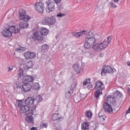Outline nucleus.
I'll use <instances>...</instances> for the list:
<instances>
[{"label":"nucleus","mask_w":130,"mask_h":130,"mask_svg":"<svg viewBox=\"0 0 130 130\" xmlns=\"http://www.w3.org/2000/svg\"><path fill=\"white\" fill-rule=\"evenodd\" d=\"M42 47V49H43V50H48V49H49V45L45 44H43L41 46Z\"/></svg>","instance_id":"nucleus-33"},{"label":"nucleus","mask_w":130,"mask_h":130,"mask_svg":"<svg viewBox=\"0 0 130 130\" xmlns=\"http://www.w3.org/2000/svg\"><path fill=\"white\" fill-rule=\"evenodd\" d=\"M49 33V30L45 27H41L39 31H36L31 35V39L33 41H38L40 43H43V36H47Z\"/></svg>","instance_id":"nucleus-1"},{"label":"nucleus","mask_w":130,"mask_h":130,"mask_svg":"<svg viewBox=\"0 0 130 130\" xmlns=\"http://www.w3.org/2000/svg\"><path fill=\"white\" fill-rule=\"evenodd\" d=\"M15 115V116L17 117V115Z\"/></svg>","instance_id":"nucleus-56"},{"label":"nucleus","mask_w":130,"mask_h":130,"mask_svg":"<svg viewBox=\"0 0 130 130\" xmlns=\"http://www.w3.org/2000/svg\"><path fill=\"white\" fill-rule=\"evenodd\" d=\"M58 35H57L56 37V39H57V38H58Z\"/></svg>","instance_id":"nucleus-52"},{"label":"nucleus","mask_w":130,"mask_h":130,"mask_svg":"<svg viewBox=\"0 0 130 130\" xmlns=\"http://www.w3.org/2000/svg\"><path fill=\"white\" fill-rule=\"evenodd\" d=\"M126 64H127L129 67H130V61H128L126 62Z\"/></svg>","instance_id":"nucleus-50"},{"label":"nucleus","mask_w":130,"mask_h":130,"mask_svg":"<svg viewBox=\"0 0 130 130\" xmlns=\"http://www.w3.org/2000/svg\"><path fill=\"white\" fill-rule=\"evenodd\" d=\"M112 38L111 36H109L107 38V41H106L105 40H104L103 41V42H102V43H105V44H106V45H107V46L105 47V48H107L108 46V44H109V43H110V42H111V40H112Z\"/></svg>","instance_id":"nucleus-24"},{"label":"nucleus","mask_w":130,"mask_h":130,"mask_svg":"<svg viewBox=\"0 0 130 130\" xmlns=\"http://www.w3.org/2000/svg\"><path fill=\"white\" fill-rule=\"evenodd\" d=\"M107 46V45L105 44V43H101V44L96 43L95 45L93 44L92 46V48L96 51L99 50H102V49H105V47Z\"/></svg>","instance_id":"nucleus-10"},{"label":"nucleus","mask_w":130,"mask_h":130,"mask_svg":"<svg viewBox=\"0 0 130 130\" xmlns=\"http://www.w3.org/2000/svg\"><path fill=\"white\" fill-rule=\"evenodd\" d=\"M62 72H61L60 74H61Z\"/></svg>","instance_id":"nucleus-59"},{"label":"nucleus","mask_w":130,"mask_h":130,"mask_svg":"<svg viewBox=\"0 0 130 130\" xmlns=\"http://www.w3.org/2000/svg\"><path fill=\"white\" fill-rule=\"evenodd\" d=\"M34 77L30 76H25L23 77L22 80L27 83H32L34 81Z\"/></svg>","instance_id":"nucleus-18"},{"label":"nucleus","mask_w":130,"mask_h":130,"mask_svg":"<svg viewBox=\"0 0 130 130\" xmlns=\"http://www.w3.org/2000/svg\"><path fill=\"white\" fill-rule=\"evenodd\" d=\"M34 101H35L34 96L28 97L24 101V104H26V106H24L23 105L22 101L18 100L16 102V104L18 107L20 108L19 111L20 113L25 114V112L29 109L30 107H31L28 105H32V104H34Z\"/></svg>","instance_id":"nucleus-2"},{"label":"nucleus","mask_w":130,"mask_h":130,"mask_svg":"<svg viewBox=\"0 0 130 130\" xmlns=\"http://www.w3.org/2000/svg\"><path fill=\"white\" fill-rule=\"evenodd\" d=\"M87 31L85 30H83L80 32H71L72 35L75 37V38H79V37H81V36H83V35H85V33H86Z\"/></svg>","instance_id":"nucleus-16"},{"label":"nucleus","mask_w":130,"mask_h":130,"mask_svg":"<svg viewBox=\"0 0 130 130\" xmlns=\"http://www.w3.org/2000/svg\"><path fill=\"white\" fill-rule=\"evenodd\" d=\"M85 41L87 43L90 44L92 46L95 44V41L96 40L94 38V34L92 32H89L88 35L85 38Z\"/></svg>","instance_id":"nucleus-6"},{"label":"nucleus","mask_w":130,"mask_h":130,"mask_svg":"<svg viewBox=\"0 0 130 130\" xmlns=\"http://www.w3.org/2000/svg\"><path fill=\"white\" fill-rule=\"evenodd\" d=\"M104 111L105 112H108V113H111L113 111V109L109 103L105 102L104 104Z\"/></svg>","instance_id":"nucleus-13"},{"label":"nucleus","mask_w":130,"mask_h":130,"mask_svg":"<svg viewBox=\"0 0 130 130\" xmlns=\"http://www.w3.org/2000/svg\"><path fill=\"white\" fill-rule=\"evenodd\" d=\"M94 130H95V129H94Z\"/></svg>","instance_id":"nucleus-60"},{"label":"nucleus","mask_w":130,"mask_h":130,"mask_svg":"<svg viewBox=\"0 0 130 130\" xmlns=\"http://www.w3.org/2000/svg\"><path fill=\"white\" fill-rule=\"evenodd\" d=\"M14 55H15V53H14Z\"/></svg>","instance_id":"nucleus-58"},{"label":"nucleus","mask_w":130,"mask_h":130,"mask_svg":"<svg viewBox=\"0 0 130 130\" xmlns=\"http://www.w3.org/2000/svg\"><path fill=\"white\" fill-rule=\"evenodd\" d=\"M107 73H108V74H113L114 71L110 66L108 65H105L103 67L102 69L101 75L102 76H103V75H105Z\"/></svg>","instance_id":"nucleus-8"},{"label":"nucleus","mask_w":130,"mask_h":130,"mask_svg":"<svg viewBox=\"0 0 130 130\" xmlns=\"http://www.w3.org/2000/svg\"><path fill=\"white\" fill-rule=\"evenodd\" d=\"M84 46V48L85 49H90V48H91V47H92V45L87 43V42H86V41H85Z\"/></svg>","instance_id":"nucleus-31"},{"label":"nucleus","mask_w":130,"mask_h":130,"mask_svg":"<svg viewBox=\"0 0 130 130\" xmlns=\"http://www.w3.org/2000/svg\"><path fill=\"white\" fill-rule=\"evenodd\" d=\"M30 130H37V127H31Z\"/></svg>","instance_id":"nucleus-45"},{"label":"nucleus","mask_w":130,"mask_h":130,"mask_svg":"<svg viewBox=\"0 0 130 130\" xmlns=\"http://www.w3.org/2000/svg\"><path fill=\"white\" fill-rule=\"evenodd\" d=\"M115 95H116V96H118V97H121V96H122L121 92L118 91V90H116V92L115 93Z\"/></svg>","instance_id":"nucleus-39"},{"label":"nucleus","mask_w":130,"mask_h":130,"mask_svg":"<svg viewBox=\"0 0 130 130\" xmlns=\"http://www.w3.org/2000/svg\"><path fill=\"white\" fill-rule=\"evenodd\" d=\"M36 11L40 14H43L44 12V4L43 2L36 3L35 6Z\"/></svg>","instance_id":"nucleus-9"},{"label":"nucleus","mask_w":130,"mask_h":130,"mask_svg":"<svg viewBox=\"0 0 130 130\" xmlns=\"http://www.w3.org/2000/svg\"><path fill=\"white\" fill-rule=\"evenodd\" d=\"M94 89L99 90V91H102L104 89V84H103V82L99 80L95 82Z\"/></svg>","instance_id":"nucleus-12"},{"label":"nucleus","mask_w":130,"mask_h":130,"mask_svg":"<svg viewBox=\"0 0 130 130\" xmlns=\"http://www.w3.org/2000/svg\"><path fill=\"white\" fill-rule=\"evenodd\" d=\"M24 57L26 59L35 58L36 57V53L33 52L27 51L25 53Z\"/></svg>","instance_id":"nucleus-14"},{"label":"nucleus","mask_w":130,"mask_h":130,"mask_svg":"<svg viewBox=\"0 0 130 130\" xmlns=\"http://www.w3.org/2000/svg\"><path fill=\"white\" fill-rule=\"evenodd\" d=\"M83 99H86V98H83Z\"/></svg>","instance_id":"nucleus-55"},{"label":"nucleus","mask_w":130,"mask_h":130,"mask_svg":"<svg viewBox=\"0 0 130 130\" xmlns=\"http://www.w3.org/2000/svg\"><path fill=\"white\" fill-rule=\"evenodd\" d=\"M71 95H72V93H71V91H69L65 93V97L66 98H67L68 99H69V98L71 97Z\"/></svg>","instance_id":"nucleus-37"},{"label":"nucleus","mask_w":130,"mask_h":130,"mask_svg":"<svg viewBox=\"0 0 130 130\" xmlns=\"http://www.w3.org/2000/svg\"><path fill=\"white\" fill-rule=\"evenodd\" d=\"M73 69L77 74H80L81 71H82V68L80 67L78 64H74L73 65Z\"/></svg>","instance_id":"nucleus-21"},{"label":"nucleus","mask_w":130,"mask_h":130,"mask_svg":"<svg viewBox=\"0 0 130 130\" xmlns=\"http://www.w3.org/2000/svg\"><path fill=\"white\" fill-rule=\"evenodd\" d=\"M60 80H58V81L57 82V84H58V85H60V83H59Z\"/></svg>","instance_id":"nucleus-51"},{"label":"nucleus","mask_w":130,"mask_h":130,"mask_svg":"<svg viewBox=\"0 0 130 130\" xmlns=\"http://www.w3.org/2000/svg\"><path fill=\"white\" fill-rule=\"evenodd\" d=\"M19 25L21 29H27V28L29 27V24L27 23V22L25 21L20 22Z\"/></svg>","instance_id":"nucleus-23"},{"label":"nucleus","mask_w":130,"mask_h":130,"mask_svg":"<svg viewBox=\"0 0 130 130\" xmlns=\"http://www.w3.org/2000/svg\"><path fill=\"white\" fill-rule=\"evenodd\" d=\"M109 5L111 9H115V8L117 7L114 3H112L111 2H110Z\"/></svg>","instance_id":"nucleus-38"},{"label":"nucleus","mask_w":130,"mask_h":130,"mask_svg":"<svg viewBox=\"0 0 130 130\" xmlns=\"http://www.w3.org/2000/svg\"><path fill=\"white\" fill-rule=\"evenodd\" d=\"M13 68H11V67H9L8 72H12Z\"/></svg>","instance_id":"nucleus-46"},{"label":"nucleus","mask_w":130,"mask_h":130,"mask_svg":"<svg viewBox=\"0 0 130 130\" xmlns=\"http://www.w3.org/2000/svg\"><path fill=\"white\" fill-rule=\"evenodd\" d=\"M41 126H42L43 127H45V128H46L47 127V124H44V123H42L41 125Z\"/></svg>","instance_id":"nucleus-43"},{"label":"nucleus","mask_w":130,"mask_h":130,"mask_svg":"<svg viewBox=\"0 0 130 130\" xmlns=\"http://www.w3.org/2000/svg\"><path fill=\"white\" fill-rule=\"evenodd\" d=\"M114 2L115 3L118 4V5H120V3H118V2H119V0H114Z\"/></svg>","instance_id":"nucleus-47"},{"label":"nucleus","mask_w":130,"mask_h":130,"mask_svg":"<svg viewBox=\"0 0 130 130\" xmlns=\"http://www.w3.org/2000/svg\"><path fill=\"white\" fill-rule=\"evenodd\" d=\"M36 100L37 101L38 103H39L40 102H41L43 100V99L42 98V96L40 95H38L36 98Z\"/></svg>","instance_id":"nucleus-34"},{"label":"nucleus","mask_w":130,"mask_h":130,"mask_svg":"<svg viewBox=\"0 0 130 130\" xmlns=\"http://www.w3.org/2000/svg\"><path fill=\"white\" fill-rule=\"evenodd\" d=\"M82 96V95L81 94V95H80V98H83V96Z\"/></svg>","instance_id":"nucleus-53"},{"label":"nucleus","mask_w":130,"mask_h":130,"mask_svg":"<svg viewBox=\"0 0 130 130\" xmlns=\"http://www.w3.org/2000/svg\"><path fill=\"white\" fill-rule=\"evenodd\" d=\"M75 99H76V98H74V100H75Z\"/></svg>","instance_id":"nucleus-57"},{"label":"nucleus","mask_w":130,"mask_h":130,"mask_svg":"<svg viewBox=\"0 0 130 130\" xmlns=\"http://www.w3.org/2000/svg\"><path fill=\"white\" fill-rule=\"evenodd\" d=\"M37 107L36 106H31L29 109L24 112V114L26 115L25 118V122L31 125L34 124V117H33V114Z\"/></svg>","instance_id":"nucleus-3"},{"label":"nucleus","mask_w":130,"mask_h":130,"mask_svg":"<svg viewBox=\"0 0 130 130\" xmlns=\"http://www.w3.org/2000/svg\"><path fill=\"white\" fill-rule=\"evenodd\" d=\"M56 19L54 16H46L43 18L41 24L42 25H47L48 26H53L55 24Z\"/></svg>","instance_id":"nucleus-4"},{"label":"nucleus","mask_w":130,"mask_h":130,"mask_svg":"<svg viewBox=\"0 0 130 130\" xmlns=\"http://www.w3.org/2000/svg\"><path fill=\"white\" fill-rule=\"evenodd\" d=\"M104 55V54L103 53H100L99 55L100 57H103V56Z\"/></svg>","instance_id":"nucleus-48"},{"label":"nucleus","mask_w":130,"mask_h":130,"mask_svg":"<svg viewBox=\"0 0 130 130\" xmlns=\"http://www.w3.org/2000/svg\"><path fill=\"white\" fill-rule=\"evenodd\" d=\"M128 113H130V107H129L128 110L126 111V114H128Z\"/></svg>","instance_id":"nucleus-44"},{"label":"nucleus","mask_w":130,"mask_h":130,"mask_svg":"<svg viewBox=\"0 0 130 130\" xmlns=\"http://www.w3.org/2000/svg\"><path fill=\"white\" fill-rule=\"evenodd\" d=\"M17 75L19 78L23 77L24 76V70H23L22 68H20L17 72Z\"/></svg>","instance_id":"nucleus-29"},{"label":"nucleus","mask_w":130,"mask_h":130,"mask_svg":"<svg viewBox=\"0 0 130 130\" xmlns=\"http://www.w3.org/2000/svg\"><path fill=\"white\" fill-rule=\"evenodd\" d=\"M16 87L18 89H21V91L24 92V93H26V92H29V91L31 90L32 85L28 83H25L22 86L16 85Z\"/></svg>","instance_id":"nucleus-7"},{"label":"nucleus","mask_w":130,"mask_h":130,"mask_svg":"<svg viewBox=\"0 0 130 130\" xmlns=\"http://www.w3.org/2000/svg\"><path fill=\"white\" fill-rule=\"evenodd\" d=\"M54 3H55L56 5H58V4H60L61 3V0H53Z\"/></svg>","instance_id":"nucleus-41"},{"label":"nucleus","mask_w":130,"mask_h":130,"mask_svg":"<svg viewBox=\"0 0 130 130\" xmlns=\"http://www.w3.org/2000/svg\"><path fill=\"white\" fill-rule=\"evenodd\" d=\"M25 15H26V11L23 9H21L19 10V19H21V18L25 16Z\"/></svg>","instance_id":"nucleus-27"},{"label":"nucleus","mask_w":130,"mask_h":130,"mask_svg":"<svg viewBox=\"0 0 130 130\" xmlns=\"http://www.w3.org/2000/svg\"><path fill=\"white\" fill-rule=\"evenodd\" d=\"M33 66H34L33 62L32 61H28L24 63L23 68L26 71V70H29L32 68Z\"/></svg>","instance_id":"nucleus-17"},{"label":"nucleus","mask_w":130,"mask_h":130,"mask_svg":"<svg viewBox=\"0 0 130 130\" xmlns=\"http://www.w3.org/2000/svg\"><path fill=\"white\" fill-rule=\"evenodd\" d=\"M107 101L110 104H112L113 107L116 106V100L115 98H113L112 95H108L107 97Z\"/></svg>","instance_id":"nucleus-15"},{"label":"nucleus","mask_w":130,"mask_h":130,"mask_svg":"<svg viewBox=\"0 0 130 130\" xmlns=\"http://www.w3.org/2000/svg\"><path fill=\"white\" fill-rule=\"evenodd\" d=\"M20 20H23L24 22H28L29 20L31 19V17L28 15H24L22 17H20Z\"/></svg>","instance_id":"nucleus-26"},{"label":"nucleus","mask_w":130,"mask_h":130,"mask_svg":"<svg viewBox=\"0 0 130 130\" xmlns=\"http://www.w3.org/2000/svg\"><path fill=\"white\" fill-rule=\"evenodd\" d=\"M63 16H66V14H62L61 13H58L56 15V17H57L58 18H62V17H63Z\"/></svg>","instance_id":"nucleus-40"},{"label":"nucleus","mask_w":130,"mask_h":130,"mask_svg":"<svg viewBox=\"0 0 130 130\" xmlns=\"http://www.w3.org/2000/svg\"><path fill=\"white\" fill-rule=\"evenodd\" d=\"M101 90H97L94 92V95L95 98H99L100 97V95H103V92L102 91H101Z\"/></svg>","instance_id":"nucleus-30"},{"label":"nucleus","mask_w":130,"mask_h":130,"mask_svg":"<svg viewBox=\"0 0 130 130\" xmlns=\"http://www.w3.org/2000/svg\"><path fill=\"white\" fill-rule=\"evenodd\" d=\"M90 83H91V79H90L89 78L86 79H85L83 83V85L84 86H86V85H87V84H90Z\"/></svg>","instance_id":"nucleus-35"},{"label":"nucleus","mask_w":130,"mask_h":130,"mask_svg":"<svg viewBox=\"0 0 130 130\" xmlns=\"http://www.w3.org/2000/svg\"><path fill=\"white\" fill-rule=\"evenodd\" d=\"M2 34L4 37H7V38H11V37H12V31L10 27L3 29L2 31Z\"/></svg>","instance_id":"nucleus-11"},{"label":"nucleus","mask_w":130,"mask_h":130,"mask_svg":"<svg viewBox=\"0 0 130 130\" xmlns=\"http://www.w3.org/2000/svg\"><path fill=\"white\" fill-rule=\"evenodd\" d=\"M89 123L88 122H83L81 123V129L82 130H86L89 129Z\"/></svg>","instance_id":"nucleus-22"},{"label":"nucleus","mask_w":130,"mask_h":130,"mask_svg":"<svg viewBox=\"0 0 130 130\" xmlns=\"http://www.w3.org/2000/svg\"><path fill=\"white\" fill-rule=\"evenodd\" d=\"M10 30L12 33L14 34H19L20 33V29L17 26H12L10 27Z\"/></svg>","instance_id":"nucleus-20"},{"label":"nucleus","mask_w":130,"mask_h":130,"mask_svg":"<svg viewBox=\"0 0 130 130\" xmlns=\"http://www.w3.org/2000/svg\"><path fill=\"white\" fill-rule=\"evenodd\" d=\"M98 116L99 118H101V117H103V116L101 115L100 113L99 114Z\"/></svg>","instance_id":"nucleus-49"},{"label":"nucleus","mask_w":130,"mask_h":130,"mask_svg":"<svg viewBox=\"0 0 130 130\" xmlns=\"http://www.w3.org/2000/svg\"><path fill=\"white\" fill-rule=\"evenodd\" d=\"M33 90H39L40 89V85L39 83L35 82L32 83Z\"/></svg>","instance_id":"nucleus-28"},{"label":"nucleus","mask_w":130,"mask_h":130,"mask_svg":"<svg viewBox=\"0 0 130 130\" xmlns=\"http://www.w3.org/2000/svg\"><path fill=\"white\" fill-rule=\"evenodd\" d=\"M77 88V81L75 79L72 80V83L71 86V89L73 91V90H75Z\"/></svg>","instance_id":"nucleus-25"},{"label":"nucleus","mask_w":130,"mask_h":130,"mask_svg":"<svg viewBox=\"0 0 130 130\" xmlns=\"http://www.w3.org/2000/svg\"><path fill=\"white\" fill-rule=\"evenodd\" d=\"M52 119L53 121H55L56 120L60 121L62 119V117L59 114L55 113L52 115Z\"/></svg>","instance_id":"nucleus-19"},{"label":"nucleus","mask_w":130,"mask_h":130,"mask_svg":"<svg viewBox=\"0 0 130 130\" xmlns=\"http://www.w3.org/2000/svg\"><path fill=\"white\" fill-rule=\"evenodd\" d=\"M103 120H105V118H103Z\"/></svg>","instance_id":"nucleus-54"},{"label":"nucleus","mask_w":130,"mask_h":130,"mask_svg":"<svg viewBox=\"0 0 130 130\" xmlns=\"http://www.w3.org/2000/svg\"><path fill=\"white\" fill-rule=\"evenodd\" d=\"M85 115L87 117H91L93 115V113H92V111L89 110L85 112Z\"/></svg>","instance_id":"nucleus-32"},{"label":"nucleus","mask_w":130,"mask_h":130,"mask_svg":"<svg viewBox=\"0 0 130 130\" xmlns=\"http://www.w3.org/2000/svg\"><path fill=\"white\" fill-rule=\"evenodd\" d=\"M46 4L47 5L46 8V11L48 13H50V12H53L55 9V4L51 0H47L46 1Z\"/></svg>","instance_id":"nucleus-5"},{"label":"nucleus","mask_w":130,"mask_h":130,"mask_svg":"<svg viewBox=\"0 0 130 130\" xmlns=\"http://www.w3.org/2000/svg\"><path fill=\"white\" fill-rule=\"evenodd\" d=\"M18 50L19 51H25L26 50V48L19 46L16 49V51H18Z\"/></svg>","instance_id":"nucleus-36"},{"label":"nucleus","mask_w":130,"mask_h":130,"mask_svg":"<svg viewBox=\"0 0 130 130\" xmlns=\"http://www.w3.org/2000/svg\"><path fill=\"white\" fill-rule=\"evenodd\" d=\"M87 88H88V89H91V88H93V85L92 84H91V82L87 86Z\"/></svg>","instance_id":"nucleus-42"}]
</instances>
